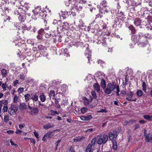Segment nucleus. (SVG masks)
<instances>
[{
    "label": "nucleus",
    "instance_id": "obj_1",
    "mask_svg": "<svg viewBox=\"0 0 152 152\" xmlns=\"http://www.w3.org/2000/svg\"><path fill=\"white\" fill-rule=\"evenodd\" d=\"M65 4L66 6H70L72 8L71 12H68L66 11L65 13L68 15H71V14H73V10H74V11L77 12L82 9V7L79 4H78L77 2L76 3L74 0H67L65 2Z\"/></svg>",
    "mask_w": 152,
    "mask_h": 152
},
{
    "label": "nucleus",
    "instance_id": "obj_2",
    "mask_svg": "<svg viewBox=\"0 0 152 152\" xmlns=\"http://www.w3.org/2000/svg\"><path fill=\"white\" fill-rule=\"evenodd\" d=\"M116 88V95L117 96H119L120 94L119 93L120 92V89L118 86H115L113 84L108 83L107 87L104 91L105 93L108 94H111Z\"/></svg>",
    "mask_w": 152,
    "mask_h": 152
},
{
    "label": "nucleus",
    "instance_id": "obj_3",
    "mask_svg": "<svg viewBox=\"0 0 152 152\" xmlns=\"http://www.w3.org/2000/svg\"><path fill=\"white\" fill-rule=\"evenodd\" d=\"M108 137L107 135L105 134L102 136L101 134L98 135L97 137V143L99 145L105 144L108 140Z\"/></svg>",
    "mask_w": 152,
    "mask_h": 152
},
{
    "label": "nucleus",
    "instance_id": "obj_4",
    "mask_svg": "<svg viewBox=\"0 0 152 152\" xmlns=\"http://www.w3.org/2000/svg\"><path fill=\"white\" fill-rule=\"evenodd\" d=\"M139 36L140 39L141 40V41H143L144 43L148 42V39H151L152 38V35H149L148 34H143L142 33H139Z\"/></svg>",
    "mask_w": 152,
    "mask_h": 152
},
{
    "label": "nucleus",
    "instance_id": "obj_5",
    "mask_svg": "<svg viewBox=\"0 0 152 152\" xmlns=\"http://www.w3.org/2000/svg\"><path fill=\"white\" fill-rule=\"evenodd\" d=\"M18 107L15 104H11L9 107L8 112L10 115H15L18 110Z\"/></svg>",
    "mask_w": 152,
    "mask_h": 152
},
{
    "label": "nucleus",
    "instance_id": "obj_6",
    "mask_svg": "<svg viewBox=\"0 0 152 152\" xmlns=\"http://www.w3.org/2000/svg\"><path fill=\"white\" fill-rule=\"evenodd\" d=\"M23 2L21 1L20 2L18 0H15L14 2H13V4L15 5L16 7H18V9L23 10L24 6L22 4Z\"/></svg>",
    "mask_w": 152,
    "mask_h": 152
},
{
    "label": "nucleus",
    "instance_id": "obj_7",
    "mask_svg": "<svg viewBox=\"0 0 152 152\" xmlns=\"http://www.w3.org/2000/svg\"><path fill=\"white\" fill-rule=\"evenodd\" d=\"M144 136L146 142L152 143V134L151 133H147L144 132Z\"/></svg>",
    "mask_w": 152,
    "mask_h": 152
},
{
    "label": "nucleus",
    "instance_id": "obj_8",
    "mask_svg": "<svg viewBox=\"0 0 152 152\" xmlns=\"http://www.w3.org/2000/svg\"><path fill=\"white\" fill-rule=\"evenodd\" d=\"M56 130H54L53 131L49 132L45 134L42 140L44 141H45L47 139L51 137L53 135V133Z\"/></svg>",
    "mask_w": 152,
    "mask_h": 152
},
{
    "label": "nucleus",
    "instance_id": "obj_9",
    "mask_svg": "<svg viewBox=\"0 0 152 152\" xmlns=\"http://www.w3.org/2000/svg\"><path fill=\"white\" fill-rule=\"evenodd\" d=\"M66 89V88L65 86H62L57 88V92L58 93L63 94L65 92Z\"/></svg>",
    "mask_w": 152,
    "mask_h": 152
},
{
    "label": "nucleus",
    "instance_id": "obj_10",
    "mask_svg": "<svg viewBox=\"0 0 152 152\" xmlns=\"http://www.w3.org/2000/svg\"><path fill=\"white\" fill-rule=\"evenodd\" d=\"M31 99H32L33 102H36L38 99V96L37 93H32L31 94Z\"/></svg>",
    "mask_w": 152,
    "mask_h": 152
},
{
    "label": "nucleus",
    "instance_id": "obj_11",
    "mask_svg": "<svg viewBox=\"0 0 152 152\" xmlns=\"http://www.w3.org/2000/svg\"><path fill=\"white\" fill-rule=\"evenodd\" d=\"M117 137V134L116 133H113L111 132L109 133L108 137L109 139L112 141L113 140L114 138H116Z\"/></svg>",
    "mask_w": 152,
    "mask_h": 152
},
{
    "label": "nucleus",
    "instance_id": "obj_12",
    "mask_svg": "<svg viewBox=\"0 0 152 152\" xmlns=\"http://www.w3.org/2000/svg\"><path fill=\"white\" fill-rule=\"evenodd\" d=\"M127 97L126 98V99L128 101H135V102L136 100V99L133 100L131 99H130L133 96V94L131 92H130L127 94Z\"/></svg>",
    "mask_w": 152,
    "mask_h": 152
},
{
    "label": "nucleus",
    "instance_id": "obj_13",
    "mask_svg": "<svg viewBox=\"0 0 152 152\" xmlns=\"http://www.w3.org/2000/svg\"><path fill=\"white\" fill-rule=\"evenodd\" d=\"M141 22V19L138 18H136L134 20V23L137 26H139L140 25Z\"/></svg>",
    "mask_w": 152,
    "mask_h": 152
},
{
    "label": "nucleus",
    "instance_id": "obj_14",
    "mask_svg": "<svg viewBox=\"0 0 152 152\" xmlns=\"http://www.w3.org/2000/svg\"><path fill=\"white\" fill-rule=\"evenodd\" d=\"M39 112L38 109L36 107L34 108L31 112V114L32 115H36L38 114Z\"/></svg>",
    "mask_w": 152,
    "mask_h": 152
},
{
    "label": "nucleus",
    "instance_id": "obj_15",
    "mask_svg": "<svg viewBox=\"0 0 152 152\" xmlns=\"http://www.w3.org/2000/svg\"><path fill=\"white\" fill-rule=\"evenodd\" d=\"M19 107L20 110H23L24 109H26L27 107V106L25 103H20Z\"/></svg>",
    "mask_w": 152,
    "mask_h": 152
},
{
    "label": "nucleus",
    "instance_id": "obj_16",
    "mask_svg": "<svg viewBox=\"0 0 152 152\" xmlns=\"http://www.w3.org/2000/svg\"><path fill=\"white\" fill-rule=\"evenodd\" d=\"M86 49V52L85 53V55L86 56H87V55H88V56H87V58H88V61H89V60L91 58V52L89 50L88 47H87Z\"/></svg>",
    "mask_w": 152,
    "mask_h": 152
},
{
    "label": "nucleus",
    "instance_id": "obj_17",
    "mask_svg": "<svg viewBox=\"0 0 152 152\" xmlns=\"http://www.w3.org/2000/svg\"><path fill=\"white\" fill-rule=\"evenodd\" d=\"M53 124L48 123V124L43 126V127L44 129H48L53 127Z\"/></svg>",
    "mask_w": 152,
    "mask_h": 152
},
{
    "label": "nucleus",
    "instance_id": "obj_18",
    "mask_svg": "<svg viewBox=\"0 0 152 152\" xmlns=\"http://www.w3.org/2000/svg\"><path fill=\"white\" fill-rule=\"evenodd\" d=\"M93 86L94 87L95 90L98 93H99L100 91L99 85L98 84L95 83L94 84Z\"/></svg>",
    "mask_w": 152,
    "mask_h": 152
},
{
    "label": "nucleus",
    "instance_id": "obj_19",
    "mask_svg": "<svg viewBox=\"0 0 152 152\" xmlns=\"http://www.w3.org/2000/svg\"><path fill=\"white\" fill-rule=\"evenodd\" d=\"M40 7H38L37 8H36L34 10H33V12L35 15H38L39 13L40 12Z\"/></svg>",
    "mask_w": 152,
    "mask_h": 152
},
{
    "label": "nucleus",
    "instance_id": "obj_20",
    "mask_svg": "<svg viewBox=\"0 0 152 152\" xmlns=\"http://www.w3.org/2000/svg\"><path fill=\"white\" fill-rule=\"evenodd\" d=\"M113 149L115 150H116L118 148V146L115 140L113 141Z\"/></svg>",
    "mask_w": 152,
    "mask_h": 152
},
{
    "label": "nucleus",
    "instance_id": "obj_21",
    "mask_svg": "<svg viewBox=\"0 0 152 152\" xmlns=\"http://www.w3.org/2000/svg\"><path fill=\"white\" fill-rule=\"evenodd\" d=\"M136 121L134 119H132L129 121H126L125 123L126 125H132L133 123L135 122Z\"/></svg>",
    "mask_w": 152,
    "mask_h": 152
},
{
    "label": "nucleus",
    "instance_id": "obj_22",
    "mask_svg": "<svg viewBox=\"0 0 152 152\" xmlns=\"http://www.w3.org/2000/svg\"><path fill=\"white\" fill-rule=\"evenodd\" d=\"M91 144H89L87 146L86 149V152H92L91 151Z\"/></svg>",
    "mask_w": 152,
    "mask_h": 152
},
{
    "label": "nucleus",
    "instance_id": "obj_23",
    "mask_svg": "<svg viewBox=\"0 0 152 152\" xmlns=\"http://www.w3.org/2000/svg\"><path fill=\"white\" fill-rule=\"evenodd\" d=\"M39 97L41 101L42 102H45L46 100V97L45 95L42 94L41 95H40L39 96Z\"/></svg>",
    "mask_w": 152,
    "mask_h": 152
},
{
    "label": "nucleus",
    "instance_id": "obj_24",
    "mask_svg": "<svg viewBox=\"0 0 152 152\" xmlns=\"http://www.w3.org/2000/svg\"><path fill=\"white\" fill-rule=\"evenodd\" d=\"M26 102H27L31 99V94H26L24 95Z\"/></svg>",
    "mask_w": 152,
    "mask_h": 152
},
{
    "label": "nucleus",
    "instance_id": "obj_25",
    "mask_svg": "<svg viewBox=\"0 0 152 152\" xmlns=\"http://www.w3.org/2000/svg\"><path fill=\"white\" fill-rule=\"evenodd\" d=\"M55 95V92L53 91L52 90L50 91L49 95L50 98L51 97L52 98H54Z\"/></svg>",
    "mask_w": 152,
    "mask_h": 152
},
{
    "label": "nucleus",
    "instance_id": "obj_26",
    "mask_svg": "<svg viewBox=\"0 0 152 152\" xmlns=\"http://www.w3.org/2000/svg\"><path fill=\"white\" fill-rule=\"evenodd\" d=\"M1 75L3 77H5L7 75V70L5 69H3L1 70Z\"/></svg>",
    "mask_w": 152,
    "mask_h": 152
},
{
    "label": "nucleus",
    "instance_id": "obj_27",
    "mask_svg": "<svg viewBox=\"0 0 152 152\" xmlns=\"http://www.w3.org/2000/svg\"><path fill=\"white\" fill-rule=\"evenodd\" d=\"M101 86L103 88H104L106 87L105 81L103 79H102L101 81Z\"/></svg>",
    "mask_w": 152,
    "mask_h": 152
},
{
    "label": "nucleus",
    "instance_id": "obj_28",
    "mask_svg": "<svg viewBox=\"0 0 152 152\" xmlns=\"http://www.w3.org/2000/svg\"><path fill=\"white\" fill-rule=\"evenodd\" d=\"M97 141V138L96 137H95L93 139L92 141H91V146L94 145H95L96 142Z\"/></svg>",
    "mask_w": 152,
    "mask_h": 152
},
{
    "label": "nucleus",
    "instance_id": "obj_29",
    "mask_svg": "<svg viewBox=\"0 0 152 152\" xmlns=\"http://www.w3.org/2000/svg\"><path fill=\"white\" fill-rule=\"evenodd\" d=\"M7 86L8 85L6 83H3L1 85V87L3 89L4 91H6V88H7Z\"/></svg>",
    "mask_w": 152,
    "mask_h": 152
},
{
    "label": "nucleus",
    "instance_id": "obj_30",
    "mask_svg": "<svg viewBox=\"0 0 152 152\" xmlns=\"http://www.w3.org/2000/svg\"><path fill=\"white\" fill-rule=\"evenodd\" d=\"M9 115H6L4 116V121L7 123L9 120Z\"/></svg>",
    "mask_w": 152,
    "mask_h": 152
},
{
    "label": "nucleus",
    "instance_id": "obj_31",
    "mask_svg": "<svg viewBox=\"0 0 152 152\" xmlns=\"http://www.w3.org/2000/svg\"><path fill=\"white\" fill-rule=\"evenodd\" d=\"M142 90H143L145 92L146 91V84L145 83V82H143L142 86Z\"/></svg>",
    "mask_w": 152,
    "mask_h": 152
},
{
    "label": "nucleus",
    "instance_id": "obj_32",
    "mask_svg": "<svg viewBox=\"0 0 152 152\" xmlns=\"http://www.w3.org/2000/svg\"><path fill=\"white\" fill-rule=\"evenodd\" d=\"M38 48L39 50H45L46 49V48L42 45H39Z\"/></svg>",
    "mask_w": 152,
    "mask_h": 152
},
{
    "label": "nucleus",
    "instance_id": "obj_33",
    "mask_svg": "<svg viewBox=\"0 0 152 152\" xmlns=\"http://www.w3.org/2000/svg\"><path fill=\"white\" fill-rule=\"evenodd\" d=\"M129 28L131 30L132 33L133 34H134L135 33V30L134 28L132 26H130Z\"/></svg>",
    "mask_w": 152,
    "mask_h": 152
},
{
    "label": "nucleus",
    "instance_id": "obj_34",
    "mask_svg": "<svg viewBox=\"0 0 152 152\" xmlns=\"http://www.w3.org/2000/svg\"><path fill=\"white\" fill-rule=\"evenodd\" d=\"M142 92L141 90H138L137 92V94L139 97L141 96L142 95Z\"/></svg>",
    "mask_w": 152,
    "mask_h": 152
},
{
    "label": "nucleus",
    "instance_id": "obj_35",
    "mask_svg": "<svg viewBox=\"0 0 152 152\" xmlns=\"http://www.w3.org/2000/svg\"><path fill=\"white\" fill-rule=\"evenodd\" d=\"M21 10H16V12H15V15H19V16H18V18H19L20 16L21 15V12H20V11H21Z\"/></svg>",
    "mask_w": 152,
    "mask_h": 152
},
{
    "label": "nucleus",
    "instance_id": "obj_36",
    "mask_svg": "<svg viewBox=\"0 0 152 152\" xmlns=\"http://www.w3.org/2000/svg\"><path fill=\"white\" fill-rule=\"evenodd\" d=\"M84 103L85 105H87L89 104V101L86 98L84 99Z\"/></svg>",
    "mask_w": 152,
    "mask_h": 152
},
{
    "label": "nucleus",
    "instance_id": "obj_37",
    "mask_svg": "<svg viewBox=\"0 0 152 152\" xmlns=\"http://www.w3.org/2000/svg\"><path fill=\"white\" fill-rule=\"evenodd\" d=\"M18 96L17 95H15L13 98V102L14 103H16L18 102Z\"/></svg>",
    "mask_w": 152,
    "mask_h": 152
},
{
    "label": "nucleus",
    "instance_id": "obj_38",
    "mask_svg": "<svg viewBox=\"0 0 152 152\" xmlns=\"http://www.w3.org/2000/svg\"><path fill=\"white\" fill-rule=\"evenodd\" d=\"M91 94L92 96L93 97V98L94 99H95L97 98V96L96 95L95 92L94 91H92L91 92Z\"/></svg>",
    "mask_w": 152,
    "mask_h": 152
},
{
    "label": "nucleus",
    "instance_id": "obj_39",
    "mask_svg": "<svg viewBox=\"0 0 152 152\" xmlns=\"http://www.w3.org/2000/svg\"><path fill=\"white\" fill-rule=\"evenodd\" d=\"M8 110V108L7 106H4L2 109V111L4 113L7 112Z\"/></svg>",
    "mask_w": 152,
    "mask_h": 152
},
{
    "label": "nucleus",
    "instance_id": "obj_40",
    "mask_svg": "<svg viewBox=\"0 0 152 152\" xmlns=\"http://www.w3.org/2000/svg\"><path fill=\"white\" fill-rule=\"evenodd\" d=\"M101 4H102L103 7H107V3L105 0H103L101 3Z\"/></svg>",
    "mask_w": 152,
    "mask_h": 152
},
{
    "label": "nucleus",
    "instance_id": "obj_41",
    "mask_svg": "<svg viewBox=\"0 0 152 152\" xmlns=\"http://www.w3.org/2000/svg\"><path fill=\"white\" fill-rule=\"evenodd\" d=\"M72 43H73V45L77 46L79 44V42H78L77 40L76 39H74L72 41Z\"/></svg>",
    "mask_w": 152,
    "mask_h": 152
},
{
    "label": "nucleus",
    "instance_id": "obj_42",
    "mask_svg": "<svg viewBox=\"0 0 152 152\" xmlns=\"http://www.w3.org/2000/svg\"><path fill=\"white\" fill-rule=\"evenodd\" d=\"M143 117L145 119L147 120H150L151 118L149 115H144Z\"/></svg>",
    "mask_w": 152,
    "mask_h": 152
},
{
    "label": "nucleus",
    "instance_id": "obj_43",
    "mask_svg": "<svg viewBox=\"0 0 152 152\" xmlns=\"http://www.w3.org/2000/svg\"><path fill=\"white\" fill-rule=\"evenodd\" d=\"M85 121H88L92 118V116L91 115L85 116Z\"/></svg>",
    "mask_w": 152,
    "mask_h": 152
},
{
    "label": "nucleus",
    "instance_id": "obj_44",
    "mask_svg": "<svg viewBox=\"0 0 152 152\" xmlns=\"http://www.w3.org/2000/svg\"><path fill=\"white\" fill-rule=\"evenodd\" d=\"M55 102L56 104V106H57V108L59 109L60 108V106L58 103V100L55 99Z\"/></svg>",
    "mask_w": 152,
    "mask_h": 152
},
{
    "label": "nucleus",
    "instance_id": "obj_45",
    "mask_svg": "<svg viewBox=\"0 0 152 152\" xmlns=\"http://www.w3.org/2000/svg\"><path fill=\"white\" fill-rule=\"evenodd\" d=\"M4 17H5V18L4 19V21H6L7 20L9 21L10 19V16H4Z\"/></svg>",
    "mask_w": 152,
    "mask_h": 152
},
{
    "label": "nucleus",
    "instance_id": "obj_46",
    "mask_svg": "<svg viewBox=\"0 0 152 152\" xmlns=\"http://www.w3.org/2000/svg\"><path fill=\"white\" fill-rule=\"evenodd\" d=\"M24 88L23 87H20L19 88L18 90V91L19 94H20L21 92L23 91Z\"/></svg>",
    "mask_w": 152,
    "mask_h": 152
},
{
    "label": "nucleus",
    "instance_id": "obj_47",
    "mask_svg": "<svg viewBox=\"0 0 152 152\" xmlns=\"http://www.w3.org/2000/svg\"><path fill=\"white\" fill-rule=\"evenodd\" d=\"M86 110L87 108L86 107H83L81 109V112L83 113H85Z\"/></svg>",
    "mask_w": 152,
    "mask_h": 152
},
{
    "label": "nucleus",
    "instance_id": "obj_48",
    "mask_svg": "<svg viewBox=\"0 0 152 152\" xmlns=\"http://www.w3.org/2000/svg\"><path fill=\"white\" fill-rule=\"evenodd\" d=\"M25 75L23 74H21L19 75L20 78L22 80H24L25 79Z\"/></svg>",
    "mask_w": 152,
    "mask_h": 152
},
{
    "label": "nucleus",
    "instance_id": "obj_49",
    "mask_svg": "<svg viewBox=\"0 0 152 152\" xmlns=\"http://www.w3.org/2000/svg\"><path fill=\"white\" fill-rule=\"evenodd\" d=\"M44 32H44V30L43 29H41L38 31V34L41 35Z\"/></svg>",
    "mask_w": 152,
    "mask_h": 152
},
{
    "label": "nucleus",
    "instance_id": "obj_50",
    "mask_svg": "<svg viewBox=\"0 0 152 152\" xmlns=\"http://www.w3.org/2000/svg\"><path fill=\"white\" fill-rule=\"evenodd\" d=\"M133 126L134 128V130H136L138 128H139L140 127V126L138 124H136Z\"/></svg>",
    "mask_w": 152,
    "mask_h": 152
},
{
    "label": "nucleus",
    "instance_id": "obj_51",
    "mask_svg": "<svg viewBox=\"0 0 152 152\" xmlns=\"http://www.w3.org/2000/svg\"><path fill=\"white\" fill-rule=\"evenodd\" d=\"M28 139L30 140V142L31 143H32L34 145L35 144L36 142L34 139L30 138H28Z\"/></svg>",
    "mask_w": 152,
    "mask_h": 152
},
{
    "label": "nucleus",
    "instance_id": "obj_52",
    "mask_svg": "<svg viewBox=\"0 0 152 152\" xmlns=\"http://www.w3.org/2000/svg\"><path fill=\"white\" fill-rule=\"evenodd\" d=\"M51 112L52 113V115H54L55 114H58L57 112L56 111H54L53 110H51Z\"/></svg>",
    "mask_w": 152,
    "mask_h": 152
},
{
    "label": "nucleus",
    "instance_id": "obj_53",
    "mask_svg": "<svg viewBox=\"0 0 152 152\" xmlns=\"http://www.w3.org/2000/svg\"><path fill=\"white\" fill-rule=\"evenodd\" d=\"M107 111L104 109H101L100 111H98V113H106Z\"/></svg>",
    "mask_w": 152,
    "mask_h": 152
},
{
    "label": "nucleus",
    "instance_id": "obj_54",
    "mask_svg": "<svg viewBox=\"0 0 152 152\" xmlns=\"http://www.w3.org/2000/svg\"><path fill=\"white\" fill-rule=\"evenodd\" d=\"M34 134L37 138H38L39 135L37 132L36 131H34Z\"/></svg>",
    "mask_w": 152,
    "mask_h": 152
},
{
    "label": "nucleus",
    "instance_id": "obj_55",
    "mask_svg": "<svg viewBox=\"0 0 152 152\" xmlns=\"http://www.w3.org/2000/svg\"><path fill=\"white\" fill-rule=\"evenodd\" d=\"M25 126V124H21L19 125V128L20 129H22L23 127H24Z\"/></svg>",
    "mask_w": 152,
    "mask_h": 152
},
{
    "label": "nucleus",
    "instance_id": "obj_56",
    "mask_svg": "<svg viewBox=\"0 0 152 152\" xmlns=\"http://www.w3.org/2000/svg\"><path fill=\"white\" fill-rule=\"evenodd\" d=\"M146 28L148 30H152V26L150 25H148L146 27Z\"/></svg>",
    "mask_w": 152,
    "mask_h": 152
},
{
    "label": "nucleus",
    "instance_id": "obj_57",
    "mask_svg": "<svg viewBox=\"0 0 152 152\" xmlns=\"http://www.w3.org/2000/svg\"><path fill=\"white\" fill-rule=\"evenodd\" d=\"M10 142L12 145H14L15 147H17L18 146V145L17 144H15L14 143L13 141L12 140H10Z\"/></svg>",
    "mask_w": 152,
    "mask_h": 152
},
{
    "label": "nucleus",
    "instance_id": "obj_58",
    "mask_svg": "<svg viewBox=\"0 0 152 152\" xmlns=\"http://www.w3.org/2000/svg\"><path fill=\"white\" fill-rule=\"evenodd\" d=\"M7 132L9 134H12L14 133V132L11 130H9L7 131Z\"/></svg>",
    "mask_w": 152,
    "mask_h": 152
},
{
    "label": "nucleus",
    "instance_id": "obj_59",
    "mask_svg": "<svg viewBox=\"0 0 152 152\" xmlns=\"http://www.w3.org/2000/svg\"><path fill=\"white\" fill-rule=\"evenodd\" d=\"M61 140H58L56 142V149H57V147L58 145V144L60 143L61 142Z\"/></svg>",
    "mask_w": 152,
    "mask_h": 152
},
{
    "label": "nucleus",
    "instance_id": "obj_60",
    "mask_svg": "<svg viewBox=\"0 0 152 152\" xmlns=\"http://www.w3.org/2000/svg\"><path fill=\"white\" fill-rule=\"evenodd\" d=\"M22 132V131L21 130H20V129H18L17 130L16 132H15V133L17 134H20V133H21Z\"/></svg>",
    "mask_w": 152,
    "mask_h": 152
},
{
    "label": "nucleus",
    "instance_id": "obj_61",
    "mask_svg": "<svg viewBox=\"0 0 152 152\" xmlns=\"http://www.w3.org/2000/svg\"><path fill=\"white\" fill-rule=\"evenodd\" d=\"M106 7H102V10L104 11L105 12H107L108 11V10L106 8Z\"/></svg>",
    "mask_w": 152,
    "mask_h": 152
},
{
    "label": "nucleus",
    "instance_id": "obj_62",
    "mask_svg": "<svg viewBox=\"0 0 152 152\" xmlns=\"http://www.w3.org/2000/svg\"><path fill=\"white\" fill-rule=\"evenodd\" d=\"M19 81L18 80H16L14 82V85L16 86L18 83Z\"/></svg>",
    "mask_w": 152,
    "mask_h": 152
},
{
    "label": "nucleus",
    "instance_id": "obj_63",
    "mask_svg": "<svg viewBox=\"0 0 152 152\" xmlns=\"http://www.w3.org/2000/svg\"><path fill=\"white\" fill-rule=\"evenodd\" d=\"M37 37L38 39H41L42 38V35L39 34L37 36Z\"/></svg>",
    "mask_w": 152,
    "mask_h": 152
},
{
    "label": "nucleus",
    "instance_id": "obj_64",
    "mask_svg": "<svg viewBox=\"0 0 152 152\" xmlns=\"http://www.w3.org/2000/svg\"><path fill=\"white\" fill-rule=\"evenodd\" d=\"M98 62L99 63H100V64H103L104 63V62L102 61L101 60H99L98 61Z\"/></svg>",
    "mask_w": 152,
    "mask_h": 152
}]
</instances>
